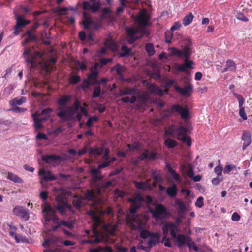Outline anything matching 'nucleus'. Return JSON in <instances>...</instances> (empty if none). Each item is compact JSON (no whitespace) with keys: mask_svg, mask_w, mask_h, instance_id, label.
Listing matches in <instances>:
<instances>
[{"mask_svg":"<svg viewBox=\"0 0 252 252\" xmlns=\"http://www.w3.org/2000/svg\"><path fill=\"white\" fill-rule=\"evenodd\" d=\"M43 54L42 52L35 51L33 47L25 49L23 54L26 62L30 63L31 68H34L40 64V60Z\"/></svg>","mask_w":252,"mask_h":252,"instance_id":"nucleus-1","label":"nucleus"},{"mask_svg":"<svg viewBox=\"0 0 252 252\" xmlns=\"http://www.w3.org/2000/svg\"><path fill=\"white\" fill-rule=\"evenodd\" d=\"M52 112V109L47 108L42 110L40 113L36 112L32 115L34 126L36 130L40 129L43 127L42 123L47 121L50 118Z\"/></svg>","mask_w":252,"mask_h":252,"instance_id":"nucleus-2","label":"nucleus"},{"mask_svg":"<svg viewBox=\"0 0 252 252\" xmlns=\"http://www.w3.org/2000/svg\"><path fill=\"white\" fill-rule=\"evenodd\" d=\"M55 201L57 202L56 209L61 215H65L68 209L72 210L71 206L68 204L63 195L60 194L57 196Z\"/></svg>","mask_w":252,"mask_h":252,"instance_id":"nucleus-3","label":"nucleus"},{"mask_svg":"<svg viewBox=\"0 0 252 252\" xmlns=\"http://www.w3.org/2000/svg\"><path fill=\"white\" fill-rule=\"evenodd\" d=\"M143 197L140 193H136L132 198H128L127 201L131 203L129 207L130 214H135L141 208Z\"/></svg>","mask_w":252,"mask_h":252,"instance_id":"nucleus-4","label":"nucleus"},{"mask_svg":"<svg viewBox=\"0 0 252 252\" xmlns=\"http://www.w3.org/2000/svg\"><path fill=\"white\" fill-rule=\"evenodd\" d=\"M44 213L45 220L46 222H49L51 220L54 223L58 225L60 223L58 217L56 215L55 210L52 208L50 205H46L42 210Z\"/></svg>","mask_w":252,"mask_h":252,"instance_id":"nucleus-5","label":"nucleus"},{"mask_svg":"<svg viewBox=\"0 0 252 252\" xmlns=\"http://www.w3.org/2000/svg\"><path fill=\"white\" fill-rule=\"evenodd\" d=\"M176 137L178 140L181 141L183 143H186L187 146H190L192 141L191 138L187 136V129L183 126H180L175 128Z\"/></svg>","mask_w":252,"mask_h":252,"instance_id":"nucleus-6","label":"nucleus"},{"mask_svg":"<svg viewBox=\"0 0 252 252\" xmlns=\"http://www.w3.org/2000/svg\"><path fill=\"white\" fill-rule=\"evenodd\" d=\"M168 112L171 115L177 112L180 114L181 117L184 120H188L189 118V111L188 108L184 107L179 104H173Z\"/></svg>","mask_w":252,"mask_h":252,"instance_id":"nucleus-7","label":"nucleus"},{"mask_svg":"<svg viewBox=\"0 0 252 252\" xmlns=\"http://www.w3.org/2000/svg\"><path fill=\"white\" fill-rule=\"evenodd\" d=\"M82 23L84 28L89 30H96L101 26V23H98L94 21L86 12L83 13Z\"/></svg>","mask_w":252,"mask_h":252,"instance_id":"nucleus-8","label":"nucleus"},{"mask_svg":"<svg viewBox=\"0 0 252 252\" xmlns=\"http://www.w3.org/2000/svg\"><path fill=\"white\" fill-rule=\"evenodd\" d=\"M149 211L152 214V216L156 219H161L167 214L166 208L162 204L156 205L155 209L148 207Z\"/></svg>","mask_w":252,"mask_h":252,"instance_id":"nucleus-9","label":"nucleus"},{"mask_svg":"<svg viewBox=\"0 0 252 252\" xmlns=\"http://www.w3.org/2000/svg\"><path fill=\"white\" fill-rule=\"evenodd\" d=\"M101 3L99 0H90L83 2V9L85 10H91L92 13H95L100 8Z\"/></svg>","mask_w":252,"mask_h":252,"instance_id":"nucleus-10","label":"nucleus"},{"mask_svg":"<svg viewBox=\"0 0 252 252\" xmlns=\"http://www.w3.org/2000/svg\"><path fill=\"white\" fill-rule=\"evenodd\" d=\"M59 111L57 115L61 119L64 121L71 120L73 119V116L76 113V112L73 109L72 107H68L65 110L60 107L59 108Z\"/></svg>","mask_w":252,"mask_h":252,"instance_id":"nucleus-11","label":"nucleus"},{"mask_svg":"<svg viewBox=\"0 0 252 252\" xmlns=\"http://www.w3.org/2000/svg\"><path fill=\"white\" fill-rule=\"evenodd\" d=\"M158 158L157 153L148 149H145L144 151L140 154L137 158L140 161H143L147 159L148 161H154Z\"/></svg>","mask_w":252,"mask_h":252,"instance_id":"nucleus-12","label":"nucleus"},{"mask_svg":"<svg viewBox=\"0 0 252 252\" xmlns=\"http://www.w3.org/2000/svg\"><path fill=\"white\" fill-rule=\"evenodd\" d=\"M176 243L179 247H182L186 244L189 248L191 247V244H194V242L192 241L191 239L184 234H178L174 238Z\"/></svg>","mask_w":252,"mask_h":252,"instance_id":"nucleus-13","label":"nucleus"},{"mask_svg":"<svg viewBox=\"0 0 252 252\" xmlns=\"http://www.w3.org/2000/svg\"><path fill=\"white\" fill-rule=\"evenodd\" d=\"M150 17L145 10L139 12L137 16L136 21L137 24L141 27H147L149 24Z\"/></svg>","mask_w":252,"mask_h":252,"instance_id":"nucleus-14","label":"nucleus"},{"mask_svg":"<svg viewBox=\"0 0 252 252\" xmlns=\"http://www.w3.org/2000/svg\"><path fill=\"white\" fill-rule=\"evenodd\" d=\"M174 87V89L182 95L189 96L190 95L193 89L192 85L190 83L185 85L184 88L178 85H175Z\"/></svg>","mask_w":252,"mask_h":252,"instance_id":"nucleus-15","label":"nucleus"},{"mask_svg":"<svg viewBox=\"0 0 252 252\" xmlns=\"http://www.w3.org/2000/svg\"><path fill=\"white\" fill-rule=\"evenodd\" d=\"M13 212L16 215L20 217L26 221L29 219L28 211L22 206H16L13 209Z\"/></svg>","mask_w":252,"mask_h":252,"instance_id":"nucleus-16","label":"nucleus"},{"mask_svg":"<svg viewBox=\"0 0 252 252\" xmlns=\"http://www.w3.org/2000/svg\"><path fill=\"white\" fill-rule=\"evenodd\" d=\"M39 175L42 176V180L44 181H52L57 180V177L53 175L51 171H46L44 169H41L38 172Z\"/></svg>","mask_w":252,"mask_h":252,"instance_id":"nucleus-17","label":"nucleus"},{"mask_svg":"<svg viewBox=\"0 0 252 252\" xmlns=\"http://www.w3.org/2000/svg\"><path fill=\"white\" fill-rule=\"evenodd\" d=\"M94 223L93 224L92 227H93V232L95 236V237L90 240L91 243H98L102 241V239L100 238H99L98 235V232L97 230V228L101 224V220H98V221H94Z\"/></svg>","mask_w":252,"mask_h":252,"instance_id":"nucleus-18","label":"nucleus"},{"mask_svg":"<svg viewBox=\"0 0 252 252\" xmlns=\"http://www.w3.org/2000/svg\"><path fill=\"white\" fill-rule=\"evenodd\" d=\"M241 139L244 141L242 150H245L250 145L252 142L251 134L250 132L244 131L241 136Z\"/></svg>","mask_w":252,"mask_h":252,"instance_id":"nucleus-19","label":"nucleus"},{"mask_svg":"<svg viewBox=\"0 0 252 252\" xmlns=\"http://www.w3.org/2000/svg\"><path fill=\"white\" fill-rule=\"evenodd\" d=\"M137 91V88L134 87H125L123 89H121L119 90L118 95L124 96L126 95L134 94Z\"/></svg>","mask_w":252,"mask_h":252,"instance_id":"nucleus-20","label":"nucleus"},{"mask_svg":"<svg viewBox=\"0 0 252 252\" xmlns=\"http://www.w3.org/2000/svg\"><path fill=\"white\" fill-rule=\"evenodd\" d=\"M236 69V65L235 62L231 59L228 60L226 62L225 67L221 70L222 73L227 71H235Z\"/></svg>","mask_w":252,"mask_h":252,"instance_id":"nucleus-21","label":"nucleus"},{"mask_svg":"<svg viewBox=\"0 0 252 252\" xmlns=\"http://www.w3.org/2000/svg\"><path fill=\"white\" fill-rule=\"evenodd\" d=\"M159 239L160 235L158 233H152L149 237V239L147 242V245L152 247L159 242Z\"/></svg>","mask_w":252,"mask_h":252,"instance_id":"nucleus-22","label":"nucleus"},{"mask_svg":"<svg viewBox=\"0 0 252 252\" xmlns=\"http://www.w3.org/2000/svg\"><path fill=\"white\" fill-rule=\"evenodd\" d=\"M147 86L148 90L151 93H155L160 96H162L163 95V93L162 89L159 87L157 86L155 84L153 83H147Z\"/></svg>","mask_w":252,"mask_h":252,"instance_id":"nucleus-23","label":"nucleus"},{"mask_svg":"<svg viewBox=\"0 0 252 252\" xmlns=\"http://www.w3.org/2000/svg\"><path fill=\"white\" fill-rule=\"evenodd\" d=\"M112 249L110 246H99L96 248H90L87 252H112Z\"/></svg>","mask_w":252,"mask_h":252,"instance_id":"nucleus-24","label":"nucleus"},{"mask_svg":"<svg viewBox=\"0 0 252 252\" xmlns=\"http://www.w3.org/2000/svg\"><path fill=\"white\" fill-rule=\"evenodd\" d=\"M61 157L56 155H46L42 157V160L46 163H49L51 161H55L60 160Z\"/></svg>","mask_w":252,"mask_h":252,"instance_id":"nucleus-25","label":"nucleus"},{"mask_svg":"<svg viewBox=\"0 0 252 252\" xmlns=\"http://www.w3.org/2000/svg\"><path fill=\"white\" fill-rule=\"evenodd\" d=\"M175 207L177 210V213H185L186 210V207L183 201L179 199H176L175 201Z\"/></svg>","mask_w":252,"mask_h":252,"instance_id":"nucleus-26","label":"nucleus"},{"mask_svg":"<svg viewBox=\"0 0 252 252\" xmlns=\"http://www.w3.org/2000/svg\"><path fill=\"white\" fill-rule=\"evenodd\" d=\"M104 152V147L90 148L88 150L89 154L90 156H98L101 155Z\"/></svg>","mask_w":252,"mask_h":252,"instance_id":"nucleus-27","label":"nucleus"},{"mask_svg":"<svg viewBox=\"0 0 252 252\" xmlns=\"http://www.w3.org/2000/svg\"><path fill=\"white\" fill-rule=\"evenodd\" d=\"M191 44V43L190 41L189 40V43L185 45L183 50H182V57L184 56L186 58H189L190 57L191 55V49L190 47Z\"/></svg>","mask_w":252,"mask_h":252,"instance_id":"nucleus-28","label":"nucleus"},{"mask_svg":"<svg viewBox=\"0 0 252 252\" xmlns=\"http://www.w3.org/2000/svg\"><path fill=\"white\" fill-rule=\"evenodd\" d=\"M102 13L99 16L100 22L105 19H110L111 18L110 14L111 11L108 7H104L102 10Z\"/></svg>","mask_w":252,"mask_h":252,"instance_id":"nucleus-29","label":"nucleus"},{"mask_svg":"<svg viewBox=\"0 0 252 252\" xmlns=\"http://www.w3.org/2000/svg\"><path fill=\"white\" fill-rule=\"evenodd\" d=\"M26 98L22 96L20 98H15L9 101V104L11 106H15L16 105H21L26 101Z\"/></svg>","mask_w":252,"mask_h":252,"instance_id":"nucleus-30","label":"nucleus"},{"mask_svg":"<svg viewBox=\"0 0 252 252\" xmlns=\"http://www.w3.org/2000/svg\"><path fill=\"white\" fill-rule=\"evenodd\" d=\"M84 198L83 197H79L76 195L73 199L72 203L74 206L77 209H80L82 206L83 200Z\"/></svg>","mask_w":252,"mask_h":252,"instance_id":"nucleus-31","label":"nucleus"},{"mask_svg":"<svg viewBox=\"0 0 252 252\" xmlns=\"http://www.w3.org/2000/svg\"><path fill=\"white\" fill-rule=\"evenodd\" d=\"M104 45L106 47L113 51H116L118 49L117 45L112 39H107L104 42Z\"/></svg>","mask_w":252,"mask_h":252,"instance_id":"nucleus-32","label":"nucleus"},{"mask_svg":"<svg viewBox=\"0 0 252 252\" xmlns=\"http://www.w3.org/2000/svg\"><path fill=\"white\" fill-rule=\"evenodd\" d=\"M7 178L16 183H23L24 182L22 178L12 172L8 173Z\"/></svg>","mask_w":252,"mask_h":252,"instance_id":"nucleus-33","label":"nucleus"},{"mask_svg":"<svg viewBox=\"0 0 252 252\" xmlns=\"http://www.w3.org/2000/svg\"><path fill=\"white\" fill-rule=\"evenodd\" d=\"M30 23V21L25 20L21 16H18L16 18V23L15 26H16V27L21 28L22 27L29 24Z\"/></svg>","mask_w":252,"mask_h":252,"instance_id":"nucleus-34","label":"nucleus"},{"mask_svg":"<svg viewBox=\"0 0 252 252\" xmlns=\"http://www.w3.org/2000/svg\"><path fill=\"white\" fill-rule=\"evenodd\" d=\"M168 172L170 173L171 176L176 181H180L181 178L179 175L176 172L175 170H174L169 164H167L166 165Z\"/></svg>","mask_w":252,"mask_h":252,"instance_id":"nucleus-35","label":"nucleus"},{"mask_svg":"<svg viewBox=\"0 0 252 252\" xmlns=\"http://www.w3.org/2000/svg\"><path fill=\"white\" fill-rule=\"evenodd\" d=\"M167 194L171 197H174L177 194V189L175 185H173L171 187H169L166 189Z\"/></svg>","mask_w":252,"mask_h":252,"instance_id":"nucleus-36","label":"nucleus"},{"mask_svg":"<svg viewBox=\"0 0 252 252\" xmlns=\"http://www.w3.org/2000/svg\"><path fill=\"white\" fill-rule=\"evenodd\" d=\"M194 16L191 12L186 15L183 19V24L185 26H187L190 24L193 20Z\"/></svg>","mask_w":252,"mask_h":252,"instance_id":"nucleus-37","label":"nucleus"},{"mask_svg":"<svg viewBox=\"0 0 252 252\" xmlns=\"http://www.w3.org/2000/svg\"><path fill=\"white\" fill-rule=\"evenodd\" d=\"M126 32L127 35L129 37L128 39V43L130 44H133L134 42L137 41V40L143 37V35H141L140 36H137L136 35H134L133 34H130V32L126 30Z\"/></svg>","mask_w":252,"mask_h":252,"instance_id":"nucleus-38","label":"nucleus"},{"mask_svg":"<svg viewBox=\"0 0 252 252\" xmlns=\"http://www.w3.org/2000/svg\"><path fill=\"white\" fill-rule=\"evenodd\" d=\"M168 226L170 227V233L171 236L173 238H175L177 235V233L178 231V226L174 223H169Z\"/></svg>","mask_w":252,"mask_h":252,"instance_id":"nucleus-39","label":"nucleus"},{"mask_svg":"<svg viewBox=\"0 0 252 252\" xmlns=\"http://www.w3.org/2000/svg\"><path fill=\"white\" fill-rule=\"evenodd\" d=\"M177 142L173 139L167 138L164 141V145L168 148H173L177 146Z\"/></svg>","mask_w":252,"mask_h":252,"instance_id":"nucleus-40","label":"nucleus"},{"mask_svg":"<svg viewBox=\"0 0 252 252\" xmlns=\"http://www.w3.org/2000/svg\"><path fill=\"white\" fill-rule=\"evenodd\" d=\"M81 77L78 75H75L71 74L68 79L70 85H74L81 81Z\"/></svg>","mask_w":252,"mask_h":252,"instance_id":"nucleus-41","label":"nucleus"},{"mask_svg":"<svg viewBox=\"0 0 252 252\" xmlns=\"http://www.w3.org/2000/svg\"><path fill=\"white\" fill-rule=\"evenodd\" d=\"M70 98L69 95H65L60 97L58 100V103L60 106H64Z\"/></svg>","mask_w":252,"mask_h":252,"instance_id":"nucleus-42","label":"nucleus"},{"mask_svg":"<svg viewBox=\"0 0 252 252\" xmlns=\"http://www.w3.org/2000/svg\"><path fill=\"white\" fill-rule=\"evenodd\" d=\"M122 52L119 53V56L121 57H124L129 55L131 51V49L126 45H123L121 47Z\"/></svg>","mask_w":252,"mask_h":252,"instance_id":"nucleus-43","label":"nucleus"},{"mask_svg":"<svg viewBox=\"0 0 252 252\" xmlns=\"http://www.w3.org/2000/svg\"><path fill=\"white\" fill-rule=\"evenodd\" d=\"M170 54L172 56H176L178 57H182V51L175 47L169 48Z\"/></svg>","mask_w":252,"mask_h":252,"instance_id":"nucleus-44","label":"nucleus"},{"mask_svg":"<svg viewBox=\"0 0 252 252\" xmlns=\"http://www.w3.org/2000/svg\"><path fill=\"white\" fill-rule=\"evenodd\" d=\"M84 82L87 83V85L85 86L86 88H88L90 85H97L98 86L100 85V81L97 78L92 79L89 80H84Z\"/></svg>","mask_w":252,"mask_h":252,"instance_id":"nucleus-45","label":"nucleus"},{"mask_svg":"<svg viewBox=\"0 0 252 252\" xmlns=\"http://www.w3.org/2000/svg\"><path fill=\"white\" fill-rule=\"evenodd\" d=\"M37 40V37L35 34L29 35L26 36L22 42V45L24 46L26 44L31 41H35Z\"/></svg>","mask_w":252,"mask_h":252,"instance_id":"nucleus-46","label":"nucleus"},{"mask_svg":"<svg viewBox=\"0 0 252 252\" xmlns=\"http://www.w3.org/2000/svg\"><path fill=\"white\" fill-rule=\"evenodd\" d=\"M175 126L172 125L169 128L165 131V134L170 137H176Z\"/></svg>","mask_w":252,"mask_h":252,"instance_id":"nucleus-47","label":"nucleus"},{"mask_svg":"<svg viewBox=\"0 0 252 252\" xmlns=\"http://www.w3.org/2000/svg\"><path fill=\"white\" fill-rule=\"evenodd\" d=\"M112 185V182L111 181H108L107 182H101L100 185H98V187L100 188V189L98 190V193H100L101 192L100 189H107L109 188V187L111 186Z\"/></svg>","mask_w":252,"mask_h":252,"instance_id":"nucleus-48","label":"nucleus"},{"mask_svg":"<svg viewBox=\"0 0 252 252\" xmlns=\"http://www.w3.org/2000/svg\"><path fill=\"white\" fill-rule=\"evenodd\" d=\"M101 89L100 85L94 87V91L92 94L93 98H96L100 96L101 94Z\"/></svg>","mask_w":252,"mask_h":252,"instance_id":"nucleus-49","label":"nucleus"},{"mask_svg":"<svg viewBox=\"0 0 252 252\" xmlns=\"http://www.w3.org/2000/svg\"><path fill=\"white\" fill-rule=\"evenodd\" d=\"M145 50L149 55H153L155 53V49L153 45L151 43H147L146 44Z\"/></svg>","mask_w":252,"mask_h":252,"instance_id":"nucleus-50","label":"nucleus"},{"mask_svg":"<svg viewBox=\"0 0 252 252\" xmlns=\"http://www.w3.org/2000/svg\"><path fill=\"white\" fill-rule=\"evenodd\" d=\"M127 147L129 148V151L138 150L140 147V144L138 142H134L132 144H128Z\"/></svg>","mask_w":252,"mask_h":252,"instance_id":"nucleus-51","label":"nucleus"},{"mask_svg":"<svg viewBox=\"0 0 252 252\" xmlns=\"http://www.w3.org/2000/svg\"><path fill=\"white\" fill-rule=\"evenodd\" d=\"M90 71L91 72L88 75V80L97 78L99 74L97 70H93L92 68H90Z\"/></svg>","mask_w":252,"mask_h":252,"instance_id":"nucleus-52","label":"nucleus"},{"mask_svg":"<svg viewBox=\"0 0 252 252\" xmlns=\"http://www.w3.org/2000/svg\"><path fill=\"white\" fill-rule=\"evenodd\" d=\"M94 197V194L93 191L90 190H87L85 194V197H83L84 200H92Z\"/></svg>","mask_w":252,"mask_h":252,"instance_id":"nucleus-53","label":"nucleus"},{"mask_svg":"<svg viewBox=\"0 0 252 252\" xmlns=\"http://www.w3.org/2000/svg\"><path fill=\"white\" fill-rule=\"evenodd\" d=\"M234 95L238 100L239 108H244L243 106L244 103V99L243 96L241 94L237 93H234Z\"/></svg>","mask_w":252,"mask_h":252,"instance_id":"nucleus-54","label":"nucleus"},{"mask_svg":"<svg viewBox=\"0 0 252 252\" xmlns=\"http://www.w3.org/2000/svg\"><path fill=\"white\" fill-rule=\"evenodd\" d=\"M60 225L65 226L70 230L74 228V224L71 221H65L63 220H61Z\"/></svg>","mask_w":252,"mask_h":252,"instance_id":"nucleus-55","label":"nucleus"},{"mask_svg":"<svg viewBox=\"0 0 252 252\" xmlns=\"http://www.w3.org/2000/svg\"><path fill=\"white\" fill-rule=\"evenodd\" d=\"M135 187L139 189H144L146 188V183L143 182L134 181Z\"/></svg>","mask_w":252,"mask_h":252,"instance_id":"nucleus-56","label":"nucleus"},{"mask_svg":"<svg viewBox=\"0 0 252 252\" xmlns=\"http://www.w3.org/2000/svg\"><path fill=\"white\" fill-rule=\"evenodd\" d=\"M236 166L233 164L226 165L223 169L224 174H229L233 169L235 168Z\"/></svg>","mask_w":252,"mask_h":252,"instance_id":"nucleus-57","label":"nucleus"},{"mask_svg":"<svg viewBox=\"0 0 252 252\" xmlns=\"http://www.w3.org/2000/svg\"><path fill=\"white\" fill-rule=\"evenodd\" d=\"M112 61V59L111 58H101L99 60L100 64L101 67H103L104 66L107 64L109 63H110Z\"/></svg>","mask_w":252,"mask_h":252,"instance_id":"nucleus-58","label":"nucleus"},{"mask_svg":"<svg viewBox=\"0 0 252 252\" xmlns=\"http://www.w3.org/2000/svg\"><path fill=\"white\" fill-rule=\"evenodd\" d=\"M48 238L51 245L57 243H62V238L61 237H52Z\"/></svg>","mask_w":252,"mask_h":252,"instance_id":"nucleus-59","label":"nucleus"},{"mask_svg":"<svg viewBox=\"0 0 252 252\" xmlns=\"http://www.w3.org/2000/svg\"><path fill=\"white\" fill-rule=\"evenodd\" d=\"M77 66L82 71L84 72L87 69V65L86 63L84 62L77 61L76 62Z\"/></svg>","mask_w":252,"mask_h":252,"instance_id":"nucleus-60","label":"nucleus"},{"mask_svg":"<svg viewBox=\"0 0 252 252\" xmlns=\"http://www.w3.org/2000/svg\"><path fill=\"white\" fill-rule=\"evenodd\" d=\"M104 154L102 156V159L104 160H109V158H110V151L109 150V148H104Z\"/></svg>","mask_w":252,"mask_h":252,"instance_id":"nucleus-61","label":"nucleus"},{"mask_svg":"<svg viewBox=\"0 0 252 252\" xmlns=\"http://www.w3.org/2000/svg\"><path fill=\"white\" fill-rule=\"evenodd\" d=\"M14 86L12 84L9 85L4 89V94L6 95H9L13 92Z\"/></svg>","mask_w":252,"mask_h":252,"instance_id":"nucleus-62","label":"nucleus"},{"mask_svg":"<svg viewBox=\"0 0 252 252\" xmlns=\"http://www.w3.org/2000/svg\"><path fill=\"white\" fill-rule=\"evenodd\" d=\"M152 233L147 230H143L140 232V236L143 239H146L149 237Z\"/></svg>","mask_w":252,"mask_h":252,"instance_id":"nucleus-63","label":"nucleus"},{"mask_svg":"<svg viewBox=\"0 0 252 252\" xmlns=\"http://www.w3.org/2000/svg\"><path fill=\"white\" fill-rule=\"evenodd\" d=\"M117 74L121 77L123 76V72L124 71L123 67L119 64H117L114 67Z\"/></svg>","mask_w":252,"mask_h":252,"instance_id":"nucleus-64","label":"nucleus"}]
</instances>
